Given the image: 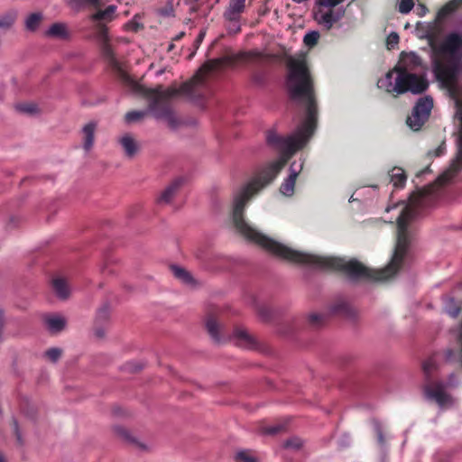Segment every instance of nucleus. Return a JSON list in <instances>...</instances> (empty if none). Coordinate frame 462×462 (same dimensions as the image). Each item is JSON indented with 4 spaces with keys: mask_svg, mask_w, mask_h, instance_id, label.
Masks as SVG:
<instances>
[{
    "mask_svg": "<svg viewBox=\"0 0 462 462\" xmlns=\"http://www.w3.org/2000/svg\"><path fill=\"white\" fill-rule=\"evenodd\" d=\"M375 432L377 437V441L380 445H383L385 443V439L383 437L382 427L378 424L375 427Z\"/></svg>",
    "mask_w": 462,
    "mask_h": 462,
    "instance_id": "79ce46f5",
    "label": "nucleus"
},
{
    "mask_svg": "<svg viewBox=\"0 0 462 462\" xmlns=\"http://www.w3.org/2000/svg\"><path fill=\"white\" fill-rule=\"evenodd\" d=\"M4 324H5L4 313H3V310H0V342L2 341Z\"/></svg>",
    "mask_w": 462,
    "mask_h": 462,
    "instance_id": "de8ad7c7",
    "label": "nucleus"
},
{
    "mask_svg": "<svg viewBox=\"0 0 462 462\" xmlns=\"http://www.w3.org/2000/svg\"><path fill=\"white\" fill-rule=\"evenodd\" d=\"M42 20V14L41 13L31 14L25 21L26 29L31 32L36 31L37 28L39 27Z\"/></svg>",
    "mask_w": 462,
    "mask_h": 462,
    "instance_id": "b1692460",
    "label": "nucleus"
},
{
    "mask_svg": "<svg viewBox=\"0 0 462 462\" xmlns=\"http://www.w3.org/2000/svg\"><path fill=\"white\" fill-rule=\"evenodd\" d=\"M108 316H109V308H108L107 304H105L103 307H101L98 310V311L97 313V318H96L97 323L99 321H106L108 319Z\"/></svg>",
    "mask_w": 462,
    "mask_h": 462,
    "instance_id": "e433bc0d",
    "label": "nucleus"
},
{
    "mask_svg": "<svg viewBox=\"0 0 462 462\" xmlns=\"http://www.w3.org/2000/svg\"><path fill=\"white\" fill-rule=\"evenodd\" d=\"M445 151H446V145H445V142H442L438 148H436L435 150L433 151H430L428 152V155L432 157V156H435V157H439L441 155H443L445 153Z\"/></svg>",
    "mask_w": 462,
    "mask_h": 462,
    "instance_id": "ea45409f",
    "label": "nucleus"
},
{
    "mask_svg": "<svg viewBox=\"0 0 462 462\" xmlns=\"http://www.w3.org/2000/svg\"><path fill=\"white\" fill-rule=\"evenodd\" d=\"M145 115H146L145 111L134 110V111L127 112L125 116V119L127 123H134V122L143 119L145 116Z\"/></svg>",
    "mask_w": 462,
    "mask_h": 462,
    "instance_id": "c756f323",
    "label": "nucleus"
},
{
    "mask_svg": "<svg viewBox=\"0 0 462 462\" xmlns=\"http://www.w3.org/2000/svg\"><path fill=\"white\" fill-rule=\"evenodd\" d=\"M182 183L183 180L180 178L174 180L158 197L157 203L160 205L171 203Z\"/></svg>",
    "mask_w": 462,
    "mask_h": 462,
    "instance_id": "f8f14e48",
    "label": "nucleus"
},
{
    "mask_svg": "<svg viewBox=\"0 0 462 462\" xmlns=\"http://www.w3.org/2000/svg\"><path fill=\"white\" fill-rule=\"evenodd\" d=\"M413 6V0H401L398 5V10L402 14H408L412 10Z\"/></svg>",
    "mask_w": 462,
    "mask_h": 462,
    "instance_id": "72a5a7b5",
    "label": "nucleus"
},
{
    "mask_svg": "<svg viewBox=\"0 0 462 462\" xmlns=\"http://www.w3.org/2000/svg\"><path fill=\"white\" fill-rule=\"evenodd\" d=\"M184 35V32H181L176 37V40H180Z\"/></svg>",
    "mask_w": 462,
    "mask_h": 462,
    "instance_id": "4d7b16f0",
    "label": "nucleus"
},
{
    "mask_svg": "<svg viewBox=\"0 0 462 462\" xmlns=\"http://www.w3.org/2000/svg\"><path fill=\"white\" fill-rule=\"evenodd\" d=\"M96 129L97 124L94 122L88 123L82 129L83 148L86 151H89L93 147Z\"/></svg>",
    "mask_w": 462,
    "mask_h": 462,
    "instance_id": "a211bd4d",
    "label": "nucleus"
},
{
    "mask_svg": "<svg viewBox=\"0 0 462 462\" xmlns=\"http://www.w3.org/2000/svg\"><path fill=\"white\" fill-rule=\"evenodd\" d=\"M261 315L263 317L264 319H269V310L267 309H262Z\"/></svg>",
    "mask_w": 462,
    "mask_h": 462,
    "instance_id": "3c124183",
    "label": "nucleus"
},
{
    "mask_svg": "<svg viewBox=\"0 0 462 462\" xmlns=\"http://www.w3.org/2000/svg\"><path fill=\"white\" fill-rule=\"evenodd\" d=\"M142 368L143 366L140 364L129 363L125 365V369L133 373L137 372Z\"/></svg>",
    "mask_w": 462,
    "mask_h": 462,
    "instance_id": "37998d69",
    "label": "nucleus"
},
{
    "mask_svg": "<svg viewBox=\"0 0 462 462\" xmlns=\"http://www.w3.org/2000/svg\"><path fill=\"white\" fill-rule=\"evenodd\" d=\"M105 0H71V4L75 7H82L85 5H91L94 7H100L105 5Z\"/></svg>",
    "mask_w": 462,
    "mask_h": 462,
    "instance_id": "cd10ccee",
    "label": "nucleus"
},
{
    "mask_svg": "<svg viewBox=\"0 0 462 462\" xmlns=\"http://www.w3.org/2000/svg\"><path fill=\"white\" fill-rule=\"evenodd\" d=\"M17 18V11L16 10H9L6 13L0 15V28L8 29L10 28Z\"/></svg>",
    "mask_w": 462,
    "mask_h": 462,
    "instance_id": "5701e85b",
    "label": "nucleus"
},
{
    "mask_svg": "<svg viewBox=\"0 0 462 462\" xmlns=\"http://www.w3.org/2000/svg\"><path fill=\"white\" fill-rule=\"evenodd\" d=\"M62 350L58 347H52L45 351V356L51 362H57L61 356Z\"/></svg>",
    "mask_w": 462,
    "mask_h": 462,
    "instance_id": "7c9ffc66",
    "label": "nucleus"
},
{
    "mask_svg": "<svg viewBox=\"0 0 462 462\" xmlns=\"http://www.w3.org/2000/svg\"><path fill=\"white\" fill-rule=\"evenodd\" d=\"M316 20L323 24L327 29H330L335 23L340 19L339 14H335L332 9L326 12L319 11L315 14Z\"/></svg>",
    "mask_w": 462,
    "mask_h": 462,
    "instance_id": "f3484780",
    "label": "nucleus"
},
{
    "mask_svg": "<svg viewBox=\"0 0 462 462\" xmlns=\"http://www.w3.org/2000/svg\"><path fill=\"white\" fill-rule=\"evenodd\" d=\"M235 461L236 462H257V459L255 457L252 455V453L248 450H243L240 452H237L235 456Z\"/></svg>",
    "mask_w": 462,
    "mask_h": 462,
    "instance_id": "c85d7f7f",
    "label": "nucleus"
},
{
    "mask_svg": "<svg viewBox=\"0 0 462 462\" xmlns=\"http://www.w3.org/2000/svg\"><path fill=\"white\" fill-rule=\"evenodd\" d=\"M118 142L127 157L133 158L137 153L139 150L138 143L130 134H124Z\"/></svg>",
    "mask_w": 462,
    "mask_h": 462,
    "instance_id": "2eb2a0df",
    "label": "nucleus"
},
{
    "mask_svg": "<svg viewBox=\"0 0 462 462\" xmlns=\"http://www.w3.org/2000/svg\"><path fill=\"white\" fill-rule=\"evenodd\" d=\"M95 30L96 37L99 41L100 44L109 42L107 27L105 24L98 23L96 25Z\"/></svg>",
    "mask_w": 462,
    "mask_h": 462,
    "instance_id": "a878e982",
    "label": "nucleus"
},
{
    "mask_svg": "<svg viewBox=\"0 0 462 462\" xmlns=\"http://www.w3.org/2000/svg\"><path fill=\"white\" fill-rule=\"evenodd\" d=\"M319 34L317 32H308L303 39V42L308 46H314L319 41Z\"/></svg>",
    "mask_w": 462,
    "mask_h": 462,
    "instance_id": "c9c22d12",
    "label": "nucleus"
},
{
    "mask_svg": "<svg viewBox=\"0 0 462 462\" xmlns=\"http://www.w3.org/2000/svg\"><path fill=\"white\" fill-rule=\"evenodd\" d=\"M100 49L104 59L117 71L120 80L133 91L142 94L149 100V109L156 118L168 121H171L173 117L171 100L179 95H184L189 98L199 97L197 88L204 82L206 74L221 65L219 60L208 61L189 81L182 83L180 88L171 87L164 89L162 86H157L155 88H146L122 69L109 42L101 43Z\"/></svg>",
    "mask_w": 462,
    "mask_h": 462,
    "instance_id": "f03ea898",
    "label": "nucleus"
},
{
    "mask_svg": "<svg viewBox=\"0 0 462 462\" xmlns=\"http://www.w3.org/2000/svg\"><path fill=\"white\" fill-rule=\"evenodd\" d=\"M254 80H255L256 82H259V83H260V82H262V79H261V77H260V76H256V75H255V76H254Z\"/></svg>",
    "mask_w": 462,
    "mask_h": 462,
    "instance_id": "5fc2aeb1",
    "label": "nucleus"
},
{
    "mask_svg": "<svg viewBox=\"0 0 462 462\" xmlns=\"http://www.w3.org/2000/svg\"><path fill=\"white\" fill-rule=\"evenodd\" d=\"M462 46V35L457 32L449 33L442 42V44L439 48V51L442 54V56H436L432 61V71L434 72V64L438 60H445L448 58H453L458 60L455 57L456 52Z\"/></svg>",
    "mask_w": 462,
    "mask_h": 462,
    "instance_id": "6e6552de",
    "label": "nucleus"
},
{
    "mask_svg": "<svg viewBox=\"0 0 462 462\" xmlns=\"http://www.w3.org/2000/svg\"><path fill=\"white\" fill-rule=\"evenodd\" d=\"M302 447V440L299 438H291L285 441L284 448L298 450Z\"/></svg>",
    "mask_w": 462,
    "mask_h": 462,
    "instance_id": "f704fd0d",
    "label": "nucleus"
},
{
    "mask_svg": "<svg viewBox=\"0 0 462 462\" xmlns=\"http://www.w3.org/2000/svg\"><path fill=\"white\" fill-rule=\"evenodd\" d=\"M462 69L460 60L453 58L438 60L434 64V76L440 86L447 89L449 97L455 101L456 115L460 121V126L456 140V155L446 170L437 179L439 185L450 182L462 171V89L458 85V77Z\"/></svg>",
    "mask_w": 462,
    "mask_h": 462,
    "instance_id": "7ed1b4c3",
    "label": "nucleus"
},
{
    "mask_svg": "<svg viewBox=\"0 0 462 462\" xmlns=\"http://www.w3.org/2000/svg\"><path fill=\"white\" fill-rule=\"evenodd\" d=\"M294 166L295 162L291 165L290 175L280 187L281 193L288 197L292 196L294 193L295 182L299 174V171L294 169Z\"/></svg>",
    "mask_w": 462,
    "mask_h": 462,
    "instance_id": "4468645a",
    "label": "nucleus"
},
{
    "mask_svg": "<svg viewBox=\"0 0 462 462\" xmlns=\"http://www.w3.org/2000/svg\"><path fill=\"white\" fill-rule=\"evenodd\" d=\"M171 270H172V273H173L174 276L177 279L180 280L182 282H184L186 284H190V283L193 282L192 276L185 269L180 268L179 266H172Z\"/></svg>",
    "mask_w": 462,
    "mask_h": 462,
    "instance_id": "393cba45",
    "label": "nucleus"
},
{
    "mask_svg": "<svg viewBox=\"0 0 462 462\" xmlns=\"http://www.w3.org/2000/svg\"><path fill=\"white\" fill-rule=\"evenodd\" d=\"M113 413L116 416H124L125 415V411L121 407H115L113 409Z\"/></svg>",
    "mask_w": 462,
    "mask_h": 462,
    "instance_id": "09e8293b",
    "label": "nucleus"
},
{
    "mask_svg": "<svg viewBox=\"0 0 462 462\" xmlns=\"http://www.w3.org/2000/svg\"><path fill=\"white\" fill-rule=\"evenodd\" d=\"M388 175L394 188L402 189L405 186L407 175L402 168L393 167Z\"/></svg>",
    "mask_w": 462,
    "mask_h": 462,
    "instance_id": "6ab92c4d",
    "label": "nucleus"
},
{
    "mask_svg": "<svg viewBox=\"0 0 462 462\" xmlns=\"http://www.w3.org/2000/svg\"><path fill=\"white\" fill-rule=\"evenodd\" d=\"M461 6L459 0H450L446 5H444L438 12L437 17L439 20H443L447 18L448 15L453 14Z\"/></svg>",
    "mask_w": 462,
    "mask_h": 462,
    "instance_id": "412c9836",
    "label": "nucleus"
},
{
    "mask_svg": "<svg viewBox=\"0 0 462 462\" xmlns=\"http://www.w3.org/2000/svg\"><path fill=\"white\" fill-rule=\"evenodd\" d=\"M459 3H460V4H461V5H462V0H459Z\"/></svg>",
    "mask_w": 462,
    "mask_h": 462,
    "instance_id": "bf43d9fd",
    "label": "nucleus"
},
{
    "mask_svg": "<svg viewBox=\"0 0 462 462\" xmlns=\"http://www.w3.org/2000/svg\"><path fill=\"white\" fill-rule=\"evenodd\" d=\"M245 10V0H230L223 16L226 21L237 23Z\"/></svg>",
    "mask_w": 462,
    "mask_h": 462,
    "instance_id": "9b49d317",
    "label": "nucleus"
},
{
    "mask_svg": "<svg viewBox=\"0 0 462 462\" xmlns=\"http://www.w3.org/2000/svg\"><path fill=\"white\" fill-rule=\"evenodd\" d=\"M421 65V59L416 55L415 53H404L402 52L400 60L396 66L393 69L389 71H393V73L400 72L401 70L411 71L413 72L418 67Z\"/></svg>",
    "mask_w": 462,
    "mask_h": 462,
    "instance_id": "9d476101",
    "label": "nucleus"
},
{
    "mask_svg": "<svg viewBox=\"0 0 462 462\" xmlns=\"http://www.w3.org/2000/svg\"><path fill=\"white\" fill-rule=\"evenodd\" d=\"M461 311V308L459 306H454L448 310V313L452 318H457Z\"/></svg>",
    "mask_w": 462,
    "mask_h": 462,
    "instance_id": "c03bdc74",
    "label": "nucleus"
},
{
    "mask_svg": "<svg viewBox=\"0 0 462 462\" xmlns=\"http://www.w3.org/2000/svg\"><path fill=\"white\" fill-rule=\"evenodd\" d=\"M116 7V5H109L105 10H98L91 15L93 21H112L115 17Z\"/></svg>",
    "mask_w": 462,
    "mask_h": 462,
    "instance_id": "4be33fe9",
    "label": "nucleus"
},
{
    "mask_svg": "<svg viewBox=\"0 0 462 462\" xmlns=\"http://www.w3.org/2000/svg\"><path fill=\"white\" fill-rule=\"evenodd\" d=\"M45 34L49 37L60 39V40H69L70 38L69 31L68 30V26L64 23H54L51 25Z\"/></svg>",
    "mask_w": 462,
    "mask_h": 462,
    "instance_id": "dca6fc26",
    "label": "nucleus"
},
{
    "mask_svg": "<svg viewBox=\"0 0 462 462\" xmlns=\"http://www.w3.org/2000/svg\"><path fill=\"white\" fill-rule=\"evenodd\" d=\"M330 314L348 320H356L357 318L356 310L343 299L337 300L330 306Z\"/></svg>",
    "mask_w": 462,
    "mask_h": 462,
    "instance_id": "1a4fd4ad",
    "label": "nucleus"
},
{
    "mask_svg": "<svg viewBox=\"0 0 462 462\" xmlns=\"http://www.w3.org/2000/svg\"><path fill=\"white\" fill-rule=\"evenodd\" d=\"M399 35L397 32H391L386 38V45L388 49L394 48L399 43Z\"/></svg>",
    "mask_w": 462,
    "mask_h": 462,
    "instance_id": "4c0bfd02",
    "label": "nucleus"
},
{
    "mask_svg": "<svg viewBox=\"0 0 462 462\" xmlns=\"http://www.w3.org/2000/svg\"><path fill=\"white\" fill-rule=\"evenodd\" d=\"M128 26H130L132 28L133 31L136 32L139 28V24L136 23H130L128 24Z\"/></svg>",
    "mask_w": 462,
    "mask_h": 462,
    "instance_id": "603ef678",
    "label": "nucleus"
},
{
    "mask_svg": "<svg viewBox=\"0 0 462 462\" xmlns=\"http://www.w3.org/2000/svg\"><path fill=\"white\" fill-rule=\"evenodd\" d=\"M284 425L275 424L272 426H265L262 428L263 434L265 435H276L284 430Z\"/></svg>",
    "mask_w": 462,
    "mask_h": 462,
    "instance_id": "2f4dec72",
    "label": "nucleus"
},
{
    "mask_svg": "<svg viewBox=\"0 0 462 462\" xmlns=\"http://www.w3.org/2000/svg\"><path fill=\"white\" fill-rule=\"evenodd\" d=\"M377 86L396 97L405 93L420 95L427 91L430 82L425 73H415L403 69L396 73L388 71L383 78L378 80Z\"/></svg>",
    "mask_w": 462,
    "mask_h": 462,
    "instance_id": "20e7f679",
    "label": "nucleus"
},
{
    "mask_svg": "<svg viewBox=\"0 0 462 462\" xmlns=\"http://www.w3.org/2000/svg\"><path fill=\"white\" fill-rule=\"evenodd\" d=\"M115 432L125 440L133 441V439L127 430L121 426H116L114 428Z\"/></svg>",
    "mask_w": 462,
    "mask_h": 462,
    "instance_id": "58836bf2",
    "label": "nucleus"
},
{
    "mask_svg": "<svg viewBox=\"0 0 462 462\" xmlns=\"http://www.w3.org/2000/svg\"><path fill=\"white\" fill-rule=\"evenodd\" d=\"M344 0H319V3L320 5L328 6V7H334L340 3H342Z\"/></svg>",
    "mask_w": 462,
    "mask_h": 462,
    "instance_id": "a19ab883",
    "label": "nucleus"
},
{
    "mask_svg": "<svg viewBox=\"0 0 462 462\" xmlns=\"http://www.w3.org/2000/svg\"><path fill=\"white\" fill-rule=\"evenodd\" d=\"M290 98L304 108L305 118L293 135L282 136L274 131L266 134L267 143L277 150L279 159L261 168L255 176L245 185L234 198L232 220L236 231L247 241L254 243L275 256L290 263L307 265L319 270L338 271L352 281L380 282L393 277L402 267L408 254L411 237L409 225L418 215V207L423 198L420 193L411 198L397 218V239L391 262L383 269L366 267L356 259L322 256L294 250L281 244L253 227L245 219V208L253 196L270 184L286 165L289 159L303 148L314 134L318 124V103L315 89H288Z\"/></svg>",
    "mask_w": 462,
    "mask_h": 462,
    "instance_id": "f257e3e1",
    "label": "nucleus"
},
{
    "mask_svg": "<svg viewBox=\"0 0 462 462\" xmlns=\"http://www.w3.org/2000/svg\"><path fill=\"white\" fill-rule=\"evenodd\" d=\"M436 369V362L430 357L423 362L422 370L426 377L425 393L428 398L434 400L439 405L447 404L450 397L444 391V385L440 382H433L431 373Z\"/></svg>",
    "mask_w": 462,
    "mask_h": 462,
    "instance_id": "423d86ee",
    "label": "nucleus"
},
{
    "mask_svg": "<svg viewBox=\"0 0 462 462\" xmlns=\"http://www.w3.org/2000/svg\"><path fill=\"white\" fill-rule=\"evenodd\" d=\"M14 107L16 111L28 115L35 114L38 111V107L34 103H19Z\"/></svg>",
    "mask_w": 462,
    "mask_h": 462,
    "instance_id": "bb28decb",
    "label": "nucleus"
},
{
    "mask_svg": "<svg viewBox=\"0 0 462 462\" xmlns=\"http://www.w3.org/2000/svg\"><path fill=\"white\" fill-rule=\"evenodd\" d=\"M96 335H97V337H104V335H105V332H104V330H102V329L96 328Z\"/></svg>",
    "mask_w": 462,
    "mask_h": 462,
    "instance_id": "864d4df0",
    "label": "nucleus"
},
{
    "mask_svg": "<svg viewBox=\"0 0 462 462\" xmlns=\"http://www.w3.org/2000/svg\"><path fill=\"white\" fill-rule=\"evenodd\" d=\"M52 289L55 294L61 300L69 298L70 290L67 281L61 277H56L52 280Z\"/></svg>",
    "mask_w": 462,
    "mask_h": 462,
    "instance_id": "aec40b11",
    "label": "nucleus"
},
{
    "mask_svg": "<svg viewBox=\"0 0 462 462\" xmlns=\"http://www.w3.org/2000/svg\"><path fill=\"white\" fill-rule=\"evenodd\" d=\"M421 7H422V9H423V13H424V12H425V10H426V7H425V5H422Z\"/></svg>",
    "mask_w": 462,
    "mask_h": 462,
    "instance_id": "13d9d810",
    "label": "nucleus"
},
{
    "mask_svg": "<svg viewBox=\"0 0 462 462\" xmlns=\"http://www.w3.org/2000/svg\"><path fill=\"white\" fill-rule=\"evenodd\" d=\"M205 34H206V32H205L204 31H201V32L199 33V35H198V37H197V39H196V43H197V44H199V43L203 41V39H204V37H205Z\"/></svg>",
    "mask_w": 462,
    "mask_h": 462,
    "instance_id": "8fccbe9b",
    "label": "nucleus"
},
{
    "mask_svg": "<svg viewBox=\"0 0 462 462\" xmlns=\"http://www.w3.org/2000/svg\"><path fill=\"white\" fill-rule=\"evenodd\" d=\"M326 315L312 313L309 316V323L313 327H319L325 322Z\"/></svg>",
    "mask_w": 462,
    "mask_h": 462,
    "instance_id": "473e14b6",
    "label": "nucleus"
},
{
    "mask_svg": "<svg viewBox=\"0 0 462 462\" xmlns=\"http://www.w3.org/2000/svg\"><path fill=\"white\" fill-rule=\"evenodd\" d=\"M433 108V98L430 96L420 97L406 119L407 125L412 131H420L429 120Z\"/></svg>",
    "mask_w": 462,
    "mask_h": 462,
    "instance_id": "0eeeda50",
    "label": "nucleus"
},
{
    "mask_svg": "<svg viewBox=\"0 0 462 462\" xmlns=\"http://www.w3.org/2000/svg\"><path fill=\"white\" fill-rule=\"evenodd\" d=\"M208 333L212 340L221 344L232 340L237 346L245 349H255L258 342L254 336L241 327L235 328L232 336L226 335L223 327L219 324L216 312H209L205 320Z\"/></svg>",
    "mask_w": 462,
    "mask_h": 462,
    "instance_id": "39448f33",
    "label": "nucleus"
},
{
    "mask_svg": "<svg viewBox=\"0 0 462 462\" xmlns=\"http://www.w3.org/2000/svg\"><path fill=\"white\" fill-rule=\"evenodd\" d=\"M245 55L248 59L251 60H260L263 57V53L259 51H249Z\"/></svg>",
    "mask_w": 462,
    "mask_h": 462,
    "instance_id": "a18cd8bd",
    "label": "nucleus"
},
{
    "mask_svg": "<svg viewBox=\"0 0 462 462\" xmlns=\"http://www.w3.org/2000/svg\"><path fill=\"white\" fill-rule=\"evenodd\" d=\"M0 462H6L5 457L0 453Z\"/></svg>",
    "mask_w": 462,
    "mask_h": 462,
    "instance_id": "6e6d98bb",
    "label": "nucleus"
},
{
    "mask_svg": "<svg viewBox=\"0 0 462 462\" xmlns=\"http://www.w3.org/2000/svg\"><path fill=\"white\" fill-rule=\"evenodd\" d=\"M13 428H14V433L16 435L17 440L20 443H22L21 435H20V432H19L18 423H17V421L15 420H13Z\"/></svg>",
    "mask_w": 462,
    "mask_h": 462,
    "instance_id": "49530a36",
    "label": "nucleus"
},
{
    "mask_svg": "<svg viewBox=\"0 0 462 462\" xmlns=\"http://www.w3.org/2000/svg\"><path fill=\"white\" fill-rule=\"evenodd\" d=\"M43 321L51 334L60 333L66 326V319L60 316L47 315L43 318Z\"/></svg>",
    "mask_w": 462,
    "mask_h": 462,
    "instance_id": "ddd939ff",
    "label": "nucleus"
}]
</instances>
